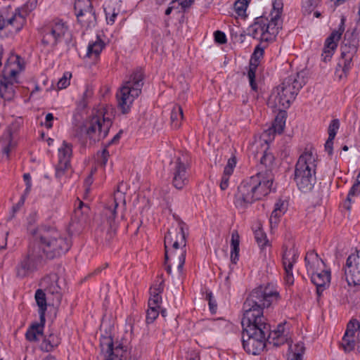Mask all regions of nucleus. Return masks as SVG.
Wrapping results in <instances>:
<instances>
[{"instance_id": "obj_1", "label": "nucleus", "mask_w": 360, "mask_h": 360, "mask_svg": "<svg viewBox=\"0 0 360 360\" xmlns=\"http://www.w3.org/2000/svg\"><path fill=\"white\" fill-rule=\"evenodd\" d=\"M278 299L276 288L269 284L254 290L244 303L243 345L249 354L256 355L264 349L269 326L262 309L270 307Z\"/></svg>"}, {"instance_id": "obj_2", "label": "nucleus", "mask_w": 360, "mask_h": 360, "mask_svg": "<svg viewBox=\"0 0 360 360\" xmlns=\"http://www.w3.org/2000/svg\"><path fill=\"white\" fill-rule=\"evenodd\" d=\"M263 152L257 173L244 179L238 187L234 204L239 208H245L255 201L262 200L274 189L271 169L274 158L265 148Z\"/></svg>"}, {"instance_id": "obj_3", "label": "nucleus", "mask_w": 360, "mask_h": 360, "mask_svg": "<svg viewBox=\"0 0 360 360\" xmlns=\"http://www.w3.org/2000/svg\"><path fill=\"white\" fill-rule=\"evenodd\" d=\"M30 233L34 236L35 249L46 258L53 259L66 253L71 247L68 237L58 231L44 226L32 228L30 225Z\"/></svg>"}, {"instance_id": "obj_4", "label": "nucleus", "mask_w": 360, "mask_h": 360, "mask_svg": "<svg viewBox=\"0 0 360 360\" xmlns=\"http://www.w3.org/2000/svg\"><path fill=\"white\" fill-rule=\"evenodd\" d=\"M283 6L282 0H274L273 10L270 14L256 18L255 22L248 27V34L262 41L274 40L281 27Z\"/></svg>"}, {"instance_id": "obj_5", "label": "nucleus", "mask_w": 360, "mask_h": 360, "mask_svg": "<svg viewBox=\"0 0 360 360\" xmlns=\"http://www.w3.org/2000/svg\"><path fill=\"white\" fill-rule=\"evenodd\" d=\"M165 264L167 271L170 274L172 266L176 267L178 274L182 272L186 258V237L183 225L179 224L175 229L169 231L165 237Z\"/></svg>"}, {"instance_id": "obj_6", "label": "nucleus", "mask_w": 360, "mask_h": 360, "mask_svg": "<svg viewBox=\"0 0 360 360\" xmlns=\"http://www.w3.org/2000/svg\"><path fill=\"white\" fill-rule=\"evenodd\" d=\"M316 155L305 151L299 158L295 172V179L299 188L307 192L311 191L315 183Z\"/></svg>"}, {"instance_id": "obj_7", "label": "nucleus", "mask_w": 360, "mask_h": 360, "mask_svg": "<svg viewBox=\"0 0 360 360\" xmlns=\"http://www.w3.org/2000/svg\"><path fill=\"white\" fill-rule=\"evenodd\" d=\"M143 86V76L135 73L124 82L118 89L116 97L117 105L122 112H129L136 98L140 95Z\"/></svg>"}, {"instance_id": "obj_8", "label": "nucleus", "mask_w": 360, "mask_h": 360, "mask_svg": "<svg viewBox=\"0 0 360 360\" xmlns=\"http://www.w3.org/2000/svg\"><path fill=\"white\" fill-rule=\"evenodd\" d=\"M111 113L105 107H100L86 125V136L94 141L105 138L111 127Z\"/></svg>"}, {"instance_id": "obj_9", "label": "nucleus", "mask_w": 360, "mask_h": 360, "mask_svg": "<svg viewBox=\"0 0 360 360\" xmlns=\"http://www.w3.org/2000/svg\"><path fill=\"white\" fill-rule=\"evenodd\" d=\"M127 186L123 182L118 184L112 198L108 201L105 207L103 214L106 218L108 226L115 230L116 227L115 217L117 210H123L125 207V191Z\"/></svg>"}, {"instance_id": "obj_10", "label": "nucleus", "mask_w": 360, "mask_h": 360, "mask_svg": "<svg viewBox=\"0 0 360 360\" xmlns=\"http://www.w3.org/2000/svg\"><path fill=\"white\" fill-rule=\"evenodd\" d=\"M25 24V17L20 10L10 6L0 8V30L6 28L11 33H17Z\"/></svg>"}, {"instance_id": "obj_11", "label": "nucleus", "mask_w": 360, "mask_h": 360, "mask_svg": "<svg viewBox=\"0 0 360 360\" xmlns=\"http://www.w3.org/2000/svg\"><path fill=\"white\" fill-rule=\"evenodd\" d=\"M358 48L357 41L354 39L345 41L341 46V56L338 61L335 74L340 79L345 77L352 66V60Z\"/></svg>"}, {"instance_id": "obj_12", "label": "nucleus", "mask_w": 360, "mask_h": 360, "mask_svg": "<svg viewBox=\"0 0 360 360\" xmlns=\"http://www.w3.org/2000/svg\"><path fill=\"white\" fill-rule=\"evenodd\" d=\"M101 351L104 355V360H126L128 351L127 341L122 340V342L113 345L110 337H104L101 340Z\"/></svg>"}, {"instance_id": "obj_13", "label": "nucleus", "mask_w": 360, "mask_h": 360, "mask_svg": "<svg viewBox=\"0 0 360 360\" xmlns=\"http://www.w3.org/2000/svg\"><path fill=\"white\" fill-rule=\"evenodd\" d=\"M43 258L39 253V249L34 246L29 250L27 255L24 256L16 266V275L19 278H25L32 274L37 268Z\"/></svg>"}, {"instance_id": "obj_14", "label": "nucleus", "mask_w": 360, "mask_h": 360, "mask_svg": "<svg viewBox=\"0 0 360 360\" xmlns=\"http://www.w3.org/2000/svg\"><path fill=\"white\" fill-rule=\"evenodd\" d=\"M68 32V26L61 20H56L44 27L43 44L53 46L60 41Z\"/></svg>"}, {"instance_id": "obj_15", "label": "nucleus", "mask_w": 360, "mask_h": 360, "mask_svg": "<svg viewBox=\"0 0 360 360\" xmlns=\"http://www.w3.org/2000/svg\"><path fill=\"white\" fill-rule=\"evenodd\" d=\"M41 288L46 290L49 293L54 295L55 302L53 304H59L61 300L62 292L65 288V283L63 278L56 274L45 276L41 281Z\"/></svg>"}, {"instance_id": "obj_16", "label": "nucleus", "mask_w": 360, "mask_h": 360, "mask_svg": "<svg viewBox=\"0 0 360 360\" xmlns=\"http://www.w3.org/2000/svg\"><path fill=\"white\" fill-rule=\"evenodd\" d=\"M345 276L349 285H360V250L348 257L345 267Z\"/></svg>"}, {"instance_id": "obj_17", "label": "nucleus", "mask_w": 360, "mask_h": 360, "mask_svg": "<svg viewBox=\"0 0 360 360\" xmlns=\"http://www.w3.org/2000/svg\"><path fill=\"white\" fill-rule=\"evenodd\" d=\"M304 84L303 77L297 73L285 79L283 82L278 86L279 91H281V93H283L284 96L290 95L292 101Z\"/></svg>"}, {"instance_id": "obj_18", "label": "nucleus", "mask_w": 360, "mask_h": 360, "mask_svg": "<svg viewBox=\"0 0 360 360\" xmlns=\"http://www.w3.org/2000/svg\"><path fill=\"white\" fill-rule=\"evenodd\" d=\"M343 32L344 29L340 27L333 30L326 38L321 54V60L323 62L327 63L331 60Z\"/></svg>"}, {"instance_id": "obj_19", "label": "nucleus", "mask_w": 360, "mask_h": 360, "mask_svg": "<svg viewBox=\"0 0 360 360\" xmlns=\"http://www.w3.org/2000/svg\"><path fill=\"white\" fill-rule=\"evenodd\" d=\"M297 258V251L294 247H290L284 250L282 262L285 274V281L288 284L291 285L294 282L292 274V266Z\"/></svg>"}, {"instance_id": "obj_20", "label": "nucleus", "mask_w": 360, "mask_h": 360, "mask_svg": "<svg viewBox=\"0 0 360 360\" xmlns=\"http://www.w3.org/2000/svg\"><path fill=\"white\" fill-rule=\"evenodd\" d=\"M292 102V96L290 95L284 96L283 93L279 91V87L277 86L271 94L267 104L273 108L279 111L288 108Z\"/></svg>"}, {"instance_id": "obj_21", "label": "nucleus", "mask_w": 360, "mask_h": 360, "mask_svg": "<svg viewBox=\"0 0 360 360\" xmlns=\"http://www.w3.org/2000/svg\"><path fill=\"white\" fill-rule=\"evenodd\" d=\"M359 328V323L356 321H351L348 323L342 340V347L346 352H351L354 349L357 340L356 333Z\"/></svg>"}, {"instance_id": "obj_22", "label": "nucleus", "mask_w": 360, "mask_h": 360, "mask_svg": "<svg viewBox=\"0 0 360 360\" xmlns=\"http://www.w3.org/2000/svg\"><path fill=\"white\" fill-rule=\"evenodd\" d=\"M188 181V175L186 172V165L181 158H178L174 168L172 184L177 189H181L187 184Z\"/></svg>"}, {"instance_id": "obj_23", "label": "nucleus", "mask_w": 360, "mask_h": 360, "mask_svg": "<svg viewBox=\"0 0 360 360\" xmlns=\"http://www.w3.org/2000/svg\"><path fill=\"white\" fill-rule=\"evenodd\" d=\"M18 84L17 78H11L3 75L0 80V97L7 101L12 100L15 96Z\"/></svg>"}, {"instance_id": "obj_24", "label": "nucleus", "mask_w": 360, "mask_h": 360, "mask_svg": "<svg viewBox=\"0 0 360 360\" xmlns=\"http://www.w3.org/2000/svg\"><path fill=\"white\" fill-rule=\"evenodd\" d=\"M269 340L275 346H279L288 342L290 338V328L286 323H280L269 333Z\"/></svg>"}, {"instance_id": "obj_25", "label": "nucleus", "mask_w": 360, "mask_h": 360, "mask_svg": "<svg viewBox=\"0 0 360 360\" xmlns=\"http://www.w3.org/2000/svg\"><path fill=\"white\" fill-rule=\"evenodd\" d=\"M24 68V61L18 55L12 54L8 58L3 75L11 78H16L17 74Z\"/></svg>"}, {"instance_id": "obj_26", "label": "nucleus", "mask_w": 360, "mask_h": 360, "mask_svg": "<svg viewBox=\"0 0 360 360\" xmlns=\"http://www.w3.org/2000/svg\"><path fill=\"white\" fill-rule=\"evenodd\" d=\"M263 54V48L257 46L250 59V68L248 72V77L249 79L250 85L253 90H257V84L255 82V78L256 71L259 63V59L262 58Z\"/></svg>"}, {"instance_id": "obj_27", "label": "nucleus", "mask_w": 360, "mask_h": 360, "mask_svg": "<svg viewBox=\"0 0 360 360\" xmlns=\"http://www.w3.org/2000/svg\"><path fill=\"white\" fill-rule=\"evenodd\" d=\"M311 281L316 285L318 290L328 286L330 282V272L327 269L316 271L311 274Z\"/></svg>"}, {"instance_id": "obj_28", "label": "nucleus", "mask_w": 360, "mask_h": 360, "mask_svg": "<svg viewBox=\"0 0 360 360\" xmlns=\"http://www.w3.org/2000/svg\"><path fill=\"white\" fill-rule=\"evenodd\" d=\"M306 266L308 272L312 274L316 271L325 269V264L319 255L313 252H308L305 257Z\"/></svg>"}, {"instance_id": "obj_29", "label": "nucleus", "mask_w": 360, "mask_h": 360, "mask_svg": "<svg viewBox=\"0 0 360 360\" xmlns=\"http://www.w3.org/2000/svg\"><path fill=\"white\" fill-rule=\"evenodd\" d=\"M45 321L40 320L39 322L32 323L27 329L25 337L30 342H38L44 338V328Z\"/></svg>"}, {"instance_id": "obj_30", "label": "nucleus", "mask_w": 360, "mask_h": 360, "mask_svg": "<svg viewBox=\"0 0 360 360\" xmlns=\"http://www.w3.org/2000/svg\"><path fill=\"white\" fill-rule=\"evenodd\" d=\"M104 47V41L99 36H96L89 42L86 56L89 58L96 59L99 56Z\"/></svg>"}, {"instance_id": "obj_31", "label": "nucleus", "mask_w": 360, "mask_h": 360, "mask_svg": "<svg viewBox=\"0 0 360 360\" xmlns=\"http://www.w3.org/2000/svg\"><path fill=\"white\" fill-rule=\"evenodd\" d=\"M276 134V132L273 129V128L269 127L262 132L259 139H256L255 141L251 148L253 150L254 148H258L261 146L262 148L266 149L269 143L274 140Z\"/></svg>"}, {"instance_id": "obj_32", "label": "nucleus", "mask_w": 360, "mask_h": 360, "mask_svg": "<svg viewBox=\"0 0 360 360\" xmlns=\"http://www.w3.org/2000/svg\"><path fill=\"white\" fill-rule=\"evenodd\" d=\"M288 204L285 201L282 200H278L274 205V209L271 213L270 217V224L271 226H276L278 221L280 217L285 214L287 210Z\"/></svg>"}, {"instance_id": "obj_33", "label": "nucleus", "mask_w": 360, "mask_h": 360, "mask_svg": "<svg viewBox=\"0 0 360 360\" xmlns=\"http://www.w3.org/2000/svg\"><path fill=\"white\" fill-rule=\"evenodd\" d=\"M37 305L39 308V319L45 321V314L47 309V302L45 292L43 289H38L34 295Z\"/></svg>"}, {"instance_id": "obj_34", "label": "nucleus", "mask_w": 360, "mask_h": 360, "mask_svg": "<svg viewBox=\"0 0 360 360\" xmlns=\"http://www.w3.org/2000/svg\"><path fill=\"white\" fill-rule=\"evenodd\" d=\"M239 234L237 231H233L231 233L230 257L233 264H236L239 259Z\"/></svg>"}, {"instance_id": "obj_35", "label": "nucleus", "mask_w": 360, "mask_h": 360, "mask_svg": "<svg viewBox=\"0 0 360 360\" xmlns=\"http://www.w3.org/2000/svg\"><path fill=\"white\" fill-rule=\"evenodd\" d=\"M319 0H305L303 3V13L304 15L313 18H319L321 12L317 9L319 5Z\"/></svg>"}, {"instance_id": "obj_36", "label": "nucleus", "mask_w": 360, "mask_h": 360, "mask_svg": "<svg viewBox=\"0 0 360 360\" xmlns=\"http://www.w3.org/2000/svg\"><path fill=\"white\" fill-rule=\"evenodd\" d=\"M76 15L78 22L82 25V26L89 28L95 25L96 17L93 11L76 14Z\"/></svg>"}, {"instance_id": "obj_37", "label": "nucleus", "mask_w": 360, "mask_h": 360, "mask_svg": "<svg viewBox=\"0 0 360 360\" xmlns=\"http://www.w3.org/2000/svg\"><path fill=\"white\" fill-rule=\"evenodd\" d=\"M60 343V338L57 335L51 333L49 335L46 336L41 344V349L42 350L49 352L57 347Z\"/></svg>"}, {"instance_id": "obj_38", "label": "nucleus", "mask_w": 360, "mask_h": 360, "mask_svg": "<svg viewBox=\"0 0 360 360\" xmlns=\"http://www.w3.org/2000/svg\"><path fill=\"white\" fill-rule=\"evenodd\" d=\"M72 155V146L66 141H63L58 148V158L60 162L70 163Z\"/></svg>"}, {"instance_id": "obj_39", "label": "nucleus", "mask_w": 360, "mask_h": 360, "mask_svg": "<svg viewBox=\"0 0 360 360\" xmlns=\"http://www.w3.org/2000/svg\"><path fill=\"white\" fill-rule=\"evenodd\" d=\"M162 281L159 283V288L150 289V297L148 301V306L159 307V304L161 302V297L160 294L162 292Z\"/></svg>"}, {"instance_id": "obj_40", "label": "nucleus", "mask_w": 360, "mask_h": 360, "mask_svg": "<svg viewBox=\"0 0 360 360\" xmlns=\"http://www.w3.org/2000/svg\"><path fill=\"white\" fill-rule=\"evenodd\" d=\"M254 231L256 241L261 248H264L269 244L266 236L262 229V225L260 223L255 225Z\"/></svg>"}, {"instance_id": "obj_41", "label": "nucleus", "mask_w": 360, "mask_h": 360, "mask_svg": "<svg viewBox=\"0 0 360 360\" xmlns=\"http://www.w3.org/2000/svg\"><path fill=\"white\" fill-rule=\"evenodd\" d=\"M304 350V345L301 341L297 342L294 344H291L290 345L288 357H292L293 355H295L296 358L302 359Z\"/></svg>"}, {"instance_id": "obj_42", "label": "nucleus", "mask_w": 360, "mask_h": 360, "mask_svg": "<svg viewBox=\"0 0 360 360\" xmlns=\"http://www.w3.org/2000/svg\"><path fill=\"white\" fill-rule=\"evenodd\" d=\"M183 110L180 106L174 107L171 114L172 125L174 128L178 129L181 125V122L183 120Z\"/></svg>"}, {"instance_id": "obj_43", "label": "nucleus", "mask_w": 360, "mask_h": 360, "mask_svg": "<svg viewBox=\"0 0 360 360\" xmlns=\"http://www.w3.org/2000/svg\"><path fill=\"white\" fill-rule=\"evenodd\" d=\"M285 125V114L283 111H280L278 115L276 117L275 120L272 125L271 128L278 134H281L283 132L284 127Z\"/></svg>"}, {"instance_id": "obj_44", "label": "nucleus", "mask_w": 360, "mask_h": 360, "mask_svg": "<svg viewBox=\"0 0 360 360\" xmlns=\"http://www.w3.org/2000/svg\"><path fill=\"white\" fill-rule=\"evenodd\" d=\"M75 9L76 14L93 11L90 0H77L75 4Z\"/></svg>"}, {"instance_id": "obj_45", "label": "nucleus", "mask_w": 360, "mask_h": 360, "mask_svg": "<svg viewBox=\"0 0 360 360\" xmlns=\"http://www.w3.org/2000/svg\"><path fill=\"white\" fill-rule=\"evenodd\" d=\"M106 20L108 24H112L117 14L120 13L119 8L113 7V4H108L105 6Z\"/></svg>"}, {"instance_id": "obj_46", "label": "nucleus", "mask_w": 360, "mask_h": 360, "mask_svg": "<svg viewBox=\"0 0 360 360\" xmlns=\"http://www.w3.org/2000/svg\"><path fill=\"white\" fill-rule=\"evenodd\" d=\"M15 146L16 142L12 139L11 134L8 132L2 141L3 153L6 155V158H8L10 151L15 148Z\"/></svg>"}, {"instance_id": "obj_47", "label": "nucleus", "mask_w": 360, "mask_h": 360, "mask_svg": "<svg viewBox=\"0 0 360 360\" xmlns=\"http://www.w3.org/2000/svg\"><path fill=\"white\" fill-rule=\"evenodd\" d=\"M250 0H237L234 4V11L240 17H244Z\"/></svg>"}, {"instance_id": "obj_48", "label": "nucleus", "mask_w": 360, "mask_h": 360, "mask_svg": "<svg viewBox=\"0 0 360 360\" xmlns=\"http://www.w3.org/2000/svg\"><path fill=\"white\" fill-rule=\"evenodd\" d=\"M360 193V176H357L355 183L350 188L347 200L352 202V198L357 196Z\"/></svg>"}, {"instance_id": "obj_49", "label": "nucleus", "mask_w": 360, "mask_h": 360, "mask_svg": "<svg viewBox=\"0 0 360 360\" xmlns=\"http://www.w3.org/2000/svg\"><path fill=\"white\" fill-rule=\"evenodd\" d=\"M72 78V73L70 72H65L63 77L58 81L56 87L58 89H63L67 88L70 84V79Z\"/></svg>"}, {"instance_id": "obj_50", "label": "nucleus", "mask_w": 360, "mask_h": 360, "mask_svg": "<svg viewBox=\"0 0 360 360\" xmlns=\"http://www.w3.org/2000/svg\"><path fill=\"white\" fill-rule=\"evenodd\" d=\"M159 307L148 306L146 314V321L148 323H153L159 315Z\"/></svg>"}, {"instance_id": "obj_51", "label": "nucleus", "mask_w": 360, "mask_h": 360, "mask_svg": "<svg viewBox=\"0 0 360 360\" xmlns=\"http://www.w3.org/2000/svg\"><path fill=\"white\" fill-rule=\"evenodd\" d=\"M340 127L339 120L337 119L333 120L328 127V138L334 139L337 131Z\"/></svg>"}, {"instance_id": "obj_52", "label": "nucleus", "mask_w": 360, "mask_h": 360, "mask_svg": "<svg viewBox=\"0 0 360 360\" xmlns=\"http://www.w3.org/2000/svg\"><path fill=\"white\" fill-rule=\"evenodd\" d=\"M237 160L235 156H232L230 158L228 161L227 164L225 166L224 169V172L226 173V174H233L234 169L236 166Z\"/></svg>"}, {"instance_id": "obj_53", "label": "nucleus", "mask_w": 360, "mask_h": 360, "mask_svg": "<svg viewBox=\"0 0 360 360\" xmlns=\"http://www.w3.org/2000/svg\"><path fill=\"white\" fill-rule=\"evenodd\" d=\"M8 235V231L0 226V252L6 248Z\"/></svg>"}, {"instance_id": "obj_54", "label": "nucleus", "mask_w": 360, "mask_h": 360, "mask_svg": "<svg viewBox=\"0 0 360 360\" xmlns=\"http://www.w3.org/2000/svg\"><path fill=\"white\" fill-rule=\"evenodd\" d=\"M69 167L70 163L59 162L56 171V177L58 179L62 178L65 175V171L69 168Z\"/></svg>"}, {"instance_id": "obj_55", "label": "nucleus", "mask_w": 360, "mask_h": 360, "mask_svg": "<svg viewBox=\"0 0 360 360\" xmlns=\"http://www.w3.org/2000/svg\"><path fill=\"white\" fill-rule=\"evenodd\" d=\"M194 0H173L172 4L173 6H178L179 8L185 9L189 7Z\"/></svg>"}, {"instance_id": "obj_56", "label": "nucleus", "mask_w": 360, "mask_h": 360, "mask_svg": "<svg viewBox=\"0 0 360 360\" xmlns=\"http://www.w3.org/2000/svg\"><path fill=\"white\" fill-rule=\"evenodd\" d=\"M23 180L25 184V193L28 194L30 192L32 186L31 175L29 173L24 174Z\"/></svg>"}, {"instance_id": "obj_57", "label": "nucleus", "mask_w": 360, "mask_h": 360, "mask_svg": "<svg viewBox=\"0 0 360 360\" xmlns=\"http://www.w3.org/2000/svg\"><path fill=\"white\" fill-rule=\"evenodd\" d=\"M231 174H226L225 172H223V175L221 176V179L220 181V188L221 191L226 190L229 186V179Z\"/></svg>"}, {"instance_id": "obj_58", "label": "nucleus", "mask_w": 360, "mask_h": 360, "mask_svg": "<svg viewBox=\"0 0 360 360\" xmlns=\"http://www.w3.org/2000/svg\"><path fill=\"white\" fill-rule=\"evenodd\" d=\"M214 39L219 44H224L226 41V37L224 32L217 31L214 32Z\"/></svg>"}, {"instance_id": "obj_59", "label": "nucleus", "mask_w": 360, "mask_h": 360, "mask_svg": "<svg viewBox=\"0 0 360 360\" xmlns=\"http://www.w3.org/2000/svg\"><path fill=\"white\" fill-rule=\"evenodd\" d=\"M333 140L328 138L325 144V150L329 155H332L333 152Z\"/></svg>"}, {"instance_id": "obj_60", "label": "nucleus", "mask_w": 360, "mask_h": 360, "mask_svg": "<svg viewBox=\"0 0 360 360\" xmlns=\"http://www.w3.org/2000/svg\"><path fill=\"white\" fill-rule=\"evenodd\" d=\"M54 120V117L52 113H48L46 115V118H45V122H44V126L47 128V129H50L52 127V121Z\"/></svg>"}, {"instance_id": "obj_61", "label": "nucleus", "mask_w": 360, "mask_h": 360, "mask_svg": "<svg viewBox=\"0 0 360 360\" xmlns=\"http://www.w3.org/2000/svg\"><path fill=\"white\" fill-rule=\"evenodd\" d=\"M187 360H200L198 352L192 350L188 353Z\"/></svg>"}, {"instance_id": "obj_62", "label": "nucleus", "mask_w": 360, "mask_h": 360, "mask_svg": "<svg viewBox=\"0 0 360 360\" xmlns=\"http://www.w3.org/2000/svg\"><path fill=\"white\" fill-rule=\"evenodd\" d=\"M22 204H23V201L19 202L18 203H17L16 205L13 206L12 210H11V215L10 217L11 219L14 217L15 214L19 210V209L20 208V207L22 206Z\"/></svg>"}, {"instance_id": "obj_63", "label": "nucleus", "mask_w": 360, "mask_h": 360, "mask_svg": "<svg viewBox=\"0 0 360 360\" xmlns=\"http://www.w3.org/2000/svg\"><path fill=\"white\" fill-rule=\"evenodd\" d=\"M109 156V153L107 151V150L104 149L103 151H102V153H101V163L105 165L108 161V158Z\"/></svg>"}, {"instance_id": "obj_64", "label": "nucleus", "mask_w": 360, "mask_h": 360, "mask_svg": "<svg viewBox=\"0 0 360 360\" xmlns=\"http://www.w3.org/2000/svg\"><path fill=\"white\" fill-rule=\"evenodd\" d=\"M173 9H179V7L176 6H173V4H171V6L166 9L165 14L169 15Z\"/></svg>"}]
</instances>
